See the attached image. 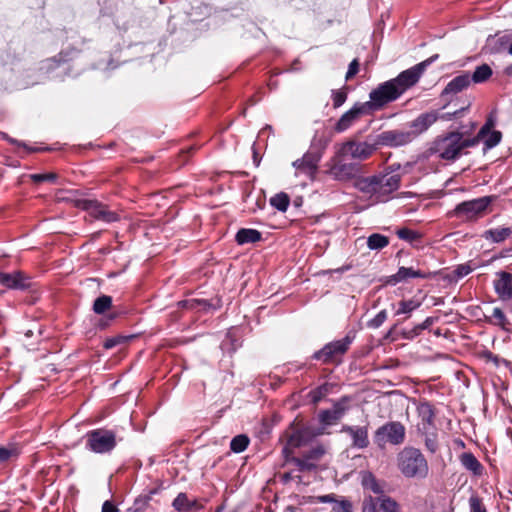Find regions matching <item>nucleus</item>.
Returning a JSON list of instances; mask_svg holds the SVG:
<instances>
[{
  "instance_id": "f257e3e1",
  "label": "nucleus",
  "mask_w": 512,
  "mask_h": 512,
  "mask_svg": "<svg viewBox=\"0 0 512 512\" xmlns=\"http://www.w3.org/2000/svg\"><path fill=\"white\" fill-rule=\"evenodd\" d=\"M401 176L391 173H377L364 176L363 172L355 179L352 186L368 196L374 203L387 202L390 195L399 189Z\"/></svg>"
},
{
  "instance_id": "f03ea898",
  "label": "nucleus",
  "mask_w": 512,
  "mask_h": 512,
  "mask_svg": "<svg viewBox=\"0 0 512 512\" xmlns=\"http://www.w3.org/2000/svg\"><path fill=\"white\" fill-rule=\"evenodd\" d=\"M477 146V140L463 138L462 132L448 131L438 136L430 147L431 154L437 155L441 160L455 162L463 155H467V148Z\"/></svg>"
},
{
  "instance_id": "7ed1b4c3",
  "label": "nucleus",
  "mask_w": 512,
  "mask_h": 512,
  "mask_svg": "<svg viewBox=\"0 0 512 512\" xmlns=\"http://www.w3.org/2000/svg\"><path fill=\"white\" fill-rule=\"evenodd\" d=\"M408 89L409 87H406V83L398 75L373 89L369 94L370 100L365 102V105L373 113L382 109L388 103L397 100Z\"/></svg>"
},
{
  "instance_id": "20e7f679",
  "label": "nucleus",
  "mask_w": 512,
  "mask_h": 512,
  "mask_svg": "<svg viewBox=\"0 0 512 512\" xmlns=\"http://www.w3.org/2000/svg\"><path fill=\"white\" fill-rule=\"evenodd\" d=\"M397 466L406 478L424 479L429 473L426 458L419 449L414 447H405L398 453Z\"/></svg>"
},
{
  "instance_id": "39448f33",
  "label": "nucleus",
  "mask_w": 512,
  "mask_h": 512,
  "mask_svg": "<svg viewBox=\"0 0 512 512\" xmlns=\"http://www.w3.org/2000/svg\"><path fill=\"white\" fill-rule=\"evenodd\" d=\"M327 145V138L316 133L311 140L308 151L292 163L293 167L308 177H314Z\"/></svg>"
},
{
  "instance_id": "423d86ee",
  "label": "nucleus",
  "mask_w": 512,
  "mask_h": 512,
  "mask_svg": "<svg viewBox=\"0 0 512 512\" xmlns=\"http://www.w3.org/2000/svg\"><path fill=\"white\" fill-rule=\"evenodd\" d=\"M496 200L495 195H487L457 204L449 212L450 217H456L466 221L476 220L483 216L488 207Z\"/></svg>"
},
{
  "instance_id": "0eeeda50",
  "label": "nucleus",
  "mask_w": 512,
  "mask_h": 512,
  "mask_svg": "<svg viewBox=\"0 0 512 512\" xmlns=\"http://www.w3.org/2000/svg\"><path fill=\"white\" fill-rule=\"evenodd\" d=\"M84 438L85 448L95 454H109L117 446L115 431L105 428L90 430Z\"/></svg>"
},
{
  "instance_id": "6e6552de",
  "label": "nucleus",
  "mask_w": 512,
  "mask_h": 512,
  "mask_svg": "<svg viewBox=\"0 0 512 512\" xmlns=\"http://www.w3.org/2000/svg\"><path fill=\"white\" fill-rule=\"evenodd\" d=\"M79 53L80 50L74 46L64 49L57 56L42 61L40 71L47 76L51 75L53 79H63L68 74L66 64L76 58Z\"/></svg>"
},
{
  "instance_id": "1a4fd4ad",
  "label": "nucleus",
  "mask_w": 512,
  "mask_h": 512,
  "mask_svg": "<svg viewBox=\"0 0 512 512\" xmlns=\"http://www.w3.org/2000/svg\"><path fill=\"white\" fill-rule=\"evenodd\" d=\"M351 401V396L344 395L338 400L332 401L331 408L320 410L318 413L319 428L316 435H321L326 428L336 425L350 410Z\"/></svg>"
},
{
  "instance_id": "9d476101",
  "label": "nucleus",
  "mask_w": 512,
  "mask_h": 512,
  "mask_svg": "<svg viewBox=\"0 0 512 512\" xmlns=\"http://www.w3.org/2000/svg\"><path fill=\"white\" fill-rule=\"evenodd\" d=\"M406 435L405 426L399 421H389L380 426L374 433L375 444L382 448L387 443L400 445L404 442Z\"/></svg>"
},
{
  "instance_id": "9b49d317",
  "label": "nucleus",
  "mask_w": 512,
  "mask_h": 512,
  "mask_svg": "<svg viewBox=\"0 0 512 512\" xmlns=\"http://www.w3.org/2000/svg\"><path fill=\"white\" fill-rule=\"evenodd\" d=\"M354 340V336L347 334L344 338L331 341L321 349L315 351L311 358L323 364L335 363L337 357L344 355Z\"/></svg>"
},
{
  "instance_id": "f8f14e48",
  "label": "nucleus",
  "mask_w": 512,
  "mask_h": 512,
  "mask_svg": "<svg viewBox=\"0 0 512 512\" xmlns=\"http://www.w3.org/2000/svg\"><path fill=\"white\" fill-rule=\"evenodd\" d=\"M378 149L375 135L370 134L363 142L354 140L345 142L339 150V154L343 157L349 156L352 159L366 160Z\"/></svg>"
},
{
  "instance_id": "ddd939ff",
  "label": "nucleus",
  "mask_w": 512,
  "mask_h": 512,
  "mask_svg": "<svg viewBox=\"0 0 512 512\" xmlns=\"http://www.w3.org/2000/svg\"><path fill=\"white\" fill-rule=\"evenodd\" d=\"M75 207L87 211L91 217L105 223H114L120 220V216L107 208V206L95 199H76Z\"/></svg>"
},
{
  "instance_id": "4468645a",
  "label": "nucleus",
  "mask_w": 512,
  "mask_h": 512,
  "mask_svg": "<svg viewBox=\"0 0 512 512\" xmlns=\"http://www.w3.org/2000/svg\"><path fill=\"white\" fill-rule=\"evenodd\" d=\"M374 135L378 148L404 146L416 138V133L404 130H385Z\"/></svg>"
},
{
  "instance_id": "2eb2a0df",
  "label": "nucleus",
  "mask_w": 512,
  "mask_h": 512,
  "mask_svg": "<svg viewBox=\"0 0 512 512\" xmlns=\"http://www.w3.org/2000/svg\"><path fill=\"white\" fill-rule=\"evenodd\" d=\"M363 172V167L360 163L356 162H342L335 161L330 167L328 173L336 181L339 182H355V179Z\"/></svg>"
},
{
  "instance_id": "dca6fc26",
  "label": "nucleus",
  "mask_w": 512,
  "mask_h": 512,
  "mask_svg": "<svg viewBox=\"0 0 512 512\" xmlns=\"http://www.w3.org/2000/svg\"><path fill=\"white\" fill-rule=\"evenodd\" d=\"M372 114L371 110L365 105V102H356L352 108L346 111L335 124V131L338 133L349 129L352 124L362 115Z\"/></svg>"
},
{
  "instance_id": "f3484780",
  "label": "nucleus",
  "mask_w": 512,
  "mask_h": 512,
  "mask_svg": "<svg viewBox=\"0 0 512 512\" xmlns=\"http://www.w3.org/2000/svg\"><path fill=\"white\" fill-rule=\"evenodd\" d=\"M0 285L11 290L25 291L31 287V278L20 271L12 273L0 271Z\"/></svg>"
},
{
  "instance_id": "a211bd4d",
  "label": "nucleus",
  "mask_w": 512,
  "mask_h": 512,
  "mask_svg": "<svg viewBox=\"0 0 512 512\" xmlns=\"http://www.w3.org/2000/svg\"><path fill=\"white\" fill-rule=\"evenodd\" d=\"M432 277L433 273L431 272L401 266L395 274L385 277L384 283L386 285L395 286L400 282L406 281L408 278L430 279Z\"/></svg>"
},
{
  "instance_id": "6ab92c4d",
  "label": "nucleus",
  "mask_w": 512,
  "mask_h": 512,
  "mask_svg": "<svg viewBox=\"0 0 512 512\" xmlns=\"http://www.w3.org/2000/svg\"><path fill=\"white\" fill-rule=\"evenodd\" d=\"M495 275L493 288L499 300L503 302L512 300V273L501 270Z\"/></svg>"
},
{
  "instance_id": "aec40b11",
  "label": "nucleus",
  "mask_w": 512,
  "mask_h": 512,
  "mask_svg": "<svg viewBox=\"0 0 512 512\" xmlns=\"http://www.w3.org/2000/svg\"><path fill=\"white\" fill-rule=\"evenodd\" d=\"M160 490V487L144 490L134 499L127 512H154L156 508L153 506V503L158 502L153 500V496L159 494Z\"/></svg>"
},
{
  "instance_id": "412c9836",
  "label": "nucleus",
  "mask_w": 512,
  "mask_h": 512,
  "mask_svg": "<svg viewBox=\"0 0 512 512\" xmlns=\"http://www.w3.org/2000/svg\"><path fill=\"white\" fill-rule=\"evenodd\" d=\"M342 433H348L352 438V447L365 449L369 446L368 428L366 426L343 425Z\"/></svg>"
},
{
  "instance_id": "4be33fe9",
  "label": "nucleus",
  "mask_w": 512,
  "mask_h": 512,
  "mask_svg": "<svg viewBox=\"0 0 512 512\" xmlns=\"http://www.w3.org/2000/svg\"><path fill=\"white\" fill-rule=\"evenodd\" d=\"M439 119V113L437 111H430L420 114L417 118L409 123L411 130L408 132L416 133V137L428 130Z\"/></svg>"
},
{
  "instance_id": "5701e85b",
  "label": "nucleus",
  "mask_w": 512,
  "mask_h": 512,
  "mask_svg": "<svg viewBox=\"0 0 512 512\" xmlns=\"http://www.w3.org/2000/svg\"><path fill=\"white\" fill-rule=\"evenodd\" d=\"M177 306L181 309L191 310V311H199V312H209L211 310H216L220 307L219 301L214 304L212 301L207 299H185L181 300L177 303Z\"/></svg>"
},
{
  "instance_id": "b1692460",
  "label": "nucleus",
  "mask_w": 512,
  "mask_h": 512,
  "mask_svg": "<svg viewBox=\"0 0 512 512\" xmlns=\"http://www.w3.org/2000/svg\"><path fill=\"white\" fill-rule=\"evenodd\" d=\"M172 507L177 512H192L193 510L200 511L204 509V505L197 499H189L188 495L184 492L179 493L172 502Z\"/></svg>"
},
{
  "instance_id": "393cba45",
  "label": "nucleus",
  "mask_w": 512,
  "mask_h": 512,
  "mask_svg": "<svg viewBox=\"0 0 512 512\" xmlns=\"http://www.w3.org/2000/svg\"><path fill=\"white\" fill-rule=\"evenodd\" d=\"M471 84L470 74L465 72L450 80L441 92V97L457 94Z\"/></svg>"
},
{
  "instance_id": "a878e982",
  "label": "nucleus",
  "mask_w": 512,
  "mask_h": 512,
  "mask_svg": "<svg viewBox=\"0 0 512 512\" xmlns=\"http://www.w3.org/2000/svg\"><path fill=\"white\" fill-rule=\"evenodd\" d=\"M486 321L495 327H498L502 331L512 334V320L508 318L505 312L499 308L495 307L490 316H486Z\"/></svg>"
},
{
  "instance_id": "bb28decb",
  "label": "nucleus",
  "mask_w": 512,
  "mask_h": 512,
  "mask_svg": "<svg viewBox=\"0 0 512 512\" xmlns=\"http://www.w3.org/2000/svg\"><path fill=\"white\" fill-rule=\"evenodd\" d=\"M459 461L464 469L474 476H481L484 467L472 452H464L459 456Z\"/></svg>"
},
{
  "instance_id": "cd10ccee",
  "label": "nucleus",
  "mask_w": 512,
  "mask_h": 512,
  "mask_svg": "<svg viewBox=\"0 0 512 512\" xmlns=\"http://www.w3.org/2000/svg\"><path fill=\"white\" fill-rule=\"evenodd\" d=\"M241 346H242V341L240 340V337L237 334V329L230 328L227 331L224 340L220 344L221 350L223 351V353L232 355Z\"/></svg>"
},
{
  "instance_id": "c85d7f7f",
  "label": "nucleus",
  "mask_w": 512,
  "mask_h": 512,
  "mask_svg": "<svg viewBox=\"0 0 512 512\" xmlns=\"http://www.w3.org/2000/svg\"><path fill=\"white\" fill-rule=\"evenodd\" d=\"M282 453H283V455L285 457V460L287 462H291L294 465H296L300 472L316 471L317 468H318V465L310 463L308 461V459L304 456L303 453H302L301 457H295V456L289 457L290 450H289V448L287 446L283 447Z\"/></svg>"
},
{
  "instance_id": "c756f323",
  "label": "nucleus",
  "mask_w": 512,
  "mask_h": 512,
  "mask_svg": "<svg viewBox=\"0 0 512 512\" xmlns=\"http://www.w3.org/2000/svg\"><path fill=\"white\" fill-rule=\"evenodd\" d=\"M426 66L423 62H420L413 67L406 69L399 73L400 77L406 83V87L414 86L420 79L423 72L426 70Z\"/></svg>"
},
{
  "instance_id": "7c9ffc66",
  "label": "nucleus",
  "mask_w": 512,
  "mask_h": 512,
  "mask_svg": "<svg viewBox=\"0 0 512 512\" xmlns=\"http://www.w3.org/2000/svg\"><path fill=\"white\" fill-rule=\"evenodd\" d=\"M262 240V233L252 228H241L235 235V241L238 245L256 243Z\"/></svg>"
},
{
  "instance_id": "2f4dec72",
  "label": "nucleus",
  "mask_w": 512,
  "mask_h": 512,
  "mask_svg": "<svg viewBox=\"0 0 512 512\" xmlns=\"http://www.w3.org/2000/svg\"><path fill=\"white\" fill-rule=\"evenodd\" d=\"M418 416L421 418L424 428L434 426L435 410L433 405L426 401H420L417 406Z\"/></svg>"
},
{
  "instance_id": "473e14b6",
  "label": "nucleus",
  "mask_w": 512,
  "mask_h": 512,
  "mask_svg": "<svg viewBox=\"0 0 512 512\" xmlns=\"http://www.w3.org/2000/svg\"><path fill=\"white\" fill-rule=\"evenodd\" d=\"M511 237V230L507 227H497L485 230L482 238L490 243H501Z\"/></svg>"
},
{
  "instance_id": "72a5a7b5",
  "label": "nucleus",
  "mask_w": 512,
  "mask_h": 512,
  "mask_svg": "<svg viewBox=\"0 0 512 512\" xmlns=\"http://www.w3.org/2000/svg\"><path fill=\"white\" fill-rule=\"evenodd\" d=\"M314 434L310 431L309 428H301L296 431H294L288 439V445L298 448L306 443H308L312 438Z\"/></svg>"
},
{
  "instance_id": "f704fd0d",
  "label": "nucleus",
  "mask_w": 512,
  "mask_h": 512,
  "mask_svg": "<svg viewBox=\"0 0 512 512\" xmlns=\"http://www.w3.org/2000/svg\"><path fill=\"white\" fill-rule=\"evenodd\" d=\"M497 124V111L492 110L486 117L485 123L479 129L478 133L472 137V139L477 140V145L480 143L483 137L491 131L494 130V127Z\"/></svg>"
},
{
  "instance_id": "c9c22d12",
  "label": "nucleus",
  "mask_w": 512,
  "mask_h": 512,
  "mask_svg": "<svg viewBox=\"0 0 512 512\" xmlns=\"http://www.w3.org/2000/svg\"><path fill=\"white\" fill-rule=\"evenodd\" d=\"M511 36L503 35L500 37L489 36L487 39L490 53L497 54L505 50L510 43Z\"/></svg>"
},
{
  "instance_id": "e433bc0d",
  "label": "nucleus",
  "mask_w": 512,
  "mask_h": 512,
  "mask_svg": "<svg viewBox=\"0 0 512 512\" xmlns=\"http://www.w3.org/2000/svg\"><path fill=\"white\" fill-rule=\"evenodd\" d=\"M492 74V68L488 64L484 63L475 68L472 75H470V79L471 82L475 84H481L489 80Z\"/></svg>"
},
{
  "instance_id": "4c0bfd02",
  "label": "nucleus",
  "mask_w": 512,
  "mask_h": 512,
  "mask_svg": "<svg viewBox=\"0 0 512 512\" xmlns=\"http://www.w3.org/2000/svg\"><path fill=\"white\" fill-rule=\"evenodd\" d=\"M112 297L106 294L98 296L92 305V311L97 315H104L112 307Z\"/></svg>"
},
{
  "instance_id": "58836bf2",
  "label": "nucleus",
  "mask_w": 512,
  "mask_h": 512,
  "mask_svg": "<svg viewBox=\"0 0 512 512\" xmlns=\"http://www.w3.org/2000/svg\"><path fill=\"white\" fill-rule=\"evenodd\" d=\"M270 205L279 212H286L290 205V197L285 192H279L269 200Z\"/></svg>"
},
{
  "instance_id": "ea45409f",
  "label": "nucleus",
  "mask_w": 512,
  "mask_h": 512,
  "mask_svg": "<svg viewBox=\"0 0 512 512\" xmlns=\"http://www.w3.org/2000/svg\"><path fill=\"white\" fill-rule=\"evenodd\" d=\"M502 140V132L499 130H491L489 131L485 137L482 138L483 141V152H487L488 150L496 147Z\"/></svg>"
},
{
  "instance_id": "a19ab883",
  "label": "nucleus",
  "mask_w": 512,
  "mask_h": 512,
  "mask_svg": "<svg viewBox=\"0 0 512 512\" xmlns=\"http://www.w3.org/2000/svg\"><path fill=\"white\" fill-rule=\"evenodd\" d=\"M388 244L389 238L379 233H373L367 238V246L370 250H381Z\"/></svg>"
},
{
  "instance_id": "79ce46f5",
  "label": "nucleus",
  "mask_w": 512,
  "mask_h": 512,
  "mask_svg": "<svg viewBox=\"0 0 512 512\" xmlns=\"http://www.w3.org/2000/svg\"><path fill=\"white\" fill-rule=\"evenodd\" d=\"M250 443V439L246 434H239L232 438L230 442V450L234 453L245 451Z\"/></svg>"
},
{
  "instance_id": "37998d69",
  "label": "nucleus",
  "mask_w": 512,
  "mask_h": 512,
  "mask_svg": "<svg viewBox=\"0 0 512 512\" xmlns=\"http://www.w3.org/2000/svg\"><path fill=\"white\" fill-rule=\"evenodd\" d=\"M135 337H136V335H116L113 337H109L104 341L103 347L106 350H109L114 347L124 345V344L128 343L129 341H131L132 339H134Z\"/></svg>"
},
{
  "instance_id": "c03bdc74",
  "label": "nucleus",
  "mask_w": 512,
  "mask_h": 512,
  "mask_svg": "<svg viewBox=\"0 0 512 512\" xmlns=\"http://www.w3.org/2000/svg\"><path fill=\"white\" fill-rule=\"evenodd\" d=\"M362 486L365 489H369L373 491L375 494H382L383 490L379 483L377 482V479L371 472H367L363 475L362 478Z\"/></svg>"
},
{
  "instance_id": "a18cd8bd",
  "label": "nucleus",
  "mask_w": 512,
  "mask_h": 512,
  "mask_svg": "<svg viewBox=\"0 0 512 512\" xmlns=\"http://www.w3.org/2000/svg\"><path fill=\"white\" fill-rule=\"evenodd\" d=\"M325 453L326 450L324 446L321 444H318L312 447L311 449L303 452L304 456L308 459V461L313 464H317V462L322 459Z\"/></svg>"
},
{
  "instance_id": "49530a36",
  "label": "nucleus",
  "mask_w": 512,
  "mask_h": 512,
  "mask_svg": "<svg viewBox=\"0 0 512 512\" xmlns=\"http://www.w3.org/2000/svg\"><path fill=\"white\" fill-rule=\"evenodd\" d=\"M396 234L399 239L404 240L410 244H413L415 241H419L421 239V234L419 232L407 227L398 229Z\"/></svg>"
},
{
  "instance_id": "de8ad7c7",
  "label": "nucleus",
  "mask_w": 512,
  "mask_h": 512,
  "mask_svg": "<svg viewBox=\"0 0 512 512\" xmlns=\"http://www.w3.org/2000/svg\"><path fill=\"white\" fill-rule=\"evenodd\" d=\"M420 305H421V302L414 300V299L402 300L399 302V308L395 312V315L396 316L401 315V314L410 315L411 312L418 309L420 307Z\"/></svg>"
},
{
  "instance_id": "09e8293b",
  "label": "nucleus",
  "mask_w": 512,
  "mask_h": 512,
  "mask_svg": "<svg viewBox=\"0 0 512 512\" xmlns=\"http://www.w3.org/2000/svg\"><path fill=\"white\" fill-rule=\"evenodd\" d=\"M330 392V385L328 383H324L315 389L309 392V397L311 402L314 404L319 403L323 398H325Z\"/></svg>"
},
{
  "instance_id": "8fccbe9b",
  "label": "nucleus",
  "mask_w": 512,
  "mask_h": 512,
  "mask_svg": "<svg viewBox=\"0 0 512 512\" xmlns=\"http://www.w3.org/2000/svg\"><path fill=\"white\" fill-rule=\"evenodd\" d=\"M377 501L379 502L380 509L383 512H400L397 502L391 497L382 495L377 498Z\"/></svg>"
},
{
  "instance_id": "3c124183",
  "label": "nucleus",
  "mask_w": 512,
  "mask_h": 512,
  "mask_svg": "<svg viewBox=\"0 0 512 512\" xmlns=\"http://www.w3.org/2000/svg\"><path fill=\"white\" fill-rule=\"evenodd\" d=\"M118 316V312H110L107 314L105 313L96 323V329L100 331L107 329L117 319Z\"/></svg>"
},
{
  "instance_id": "603ef678",
  "label": "nucleus",
  "mask_w": 512,
  "mask_h": 512,
  "mask_svg": "<svg viewBox=\"0 0 512 512\" xmlns=\"http://www.w3.org/2000/svg\"><path fill=\"white\" fill-rule=\"evenodd\" d=\"M388 313L385 309L379 311L372 319L367 321L366 326L370 329H378L386 321Z\"/></svg>"
},
{
  "instance_id": "864d4df0",
  "label": "nucleus",
  "mask_w": 512,
  "mask_h": 512,
  "mask_svg": "<svg viewBox=\"0 0 512 512\" xmlns=\"http://www.w3.org/2000/svg\"><path fill=\"white\" fill-rule=\"evenodd\" d=\"M57 178H58V176L56 173H35V174L30 175V179L34 183H42V182L56 183Z\"/></svg>"
},
{
  "instance_id": "5fc2aeb1",
  "label": "nucleus",
  "mask_w": 512,
  "mask_h": 512,
  "mask_svg": "<svg viewBox=\"0 0 512 512\" xmlns=\"http://www.w3.org/2000/svg\"><path fill=\"white\" fill-rule=\"evenodd\" d=\"M331 98L333 101V107H341L347 100V93L344 89L332 90Z\"/></svg>"
},
{
  "instance_id": "6e6d98bb",
  "label": "nucleus",
  "mask_w": 512,
  "mask_h": 512,
  "mask_svg": "<svg viewBox=\"0 0 512 512\" xmlns=\"http://www.w3.org/2000/svg\"><path fill=\"white\" fill-rule=\"evenodd\" d=\"M333 512H353V505L350 500L341 498L333 506Z\"/></svg>"
},
{
  "instance_id": "4d7b16f0",
  "label": "nucleus",
  "mask_w": 512,
  "mask_h": 512,
  "mask_svg": "<svg viewBox=\"0 0 512 512\" xmlns=\"http://www.w3.org/2000/svg\"><path fill=\"white\" fill-rule=\"evenodd\" d=\"M35 74L36 73L34 71H27L26 78L23 81V83L19 84V88L25 89V88H28L30 86L40 83L42 81V79L40 77H34Z\"/></svg>"
},
{
  "instance_id": "13d9d810",
  "label": "nucleus",
  "mask_w": 512,
  "mask_h": 512,
  "mask_svg": "<svg viewBox=\"0 0 512 512\" xmlns=\"http://www.w3.org/2000/svg\"><path fill=\"white\" fill-rule=\"evenodd\" d=\"M470 512H487L485 506L482 504V500L473 495L469 498Z\"/></svg>"
},
{
  "instance_id": "bf43d9fd",
  "label": "nucleus",
  "mask_w": 512,
  "mask_h": 512,
  "mask_svg": "<svg viewBox=\"0 0 512 512\" xmlns=\"http://www.w3.org/2000/svg\"><path fill=\"white\" fill-rule=\"evenodd\" d=\"M425 447L431 453H435L438 450L437 435L435 433L426 434Z\"/></svg>"
},
{
  "instance_id": "052dcab7",
  "label": "nucleus",
  "mask_w": 512,
  "mask_h": 512,
  "mask_svg": "<svg viewBox=\"0 0 512 512\" xmlns=\"http://www.w3.org/2000/svg\"><path fill=\"white\" fill-rule=\"evenodd\" d=\"M484 357L487 361L493 362L496 367H498L500 364L505 365L506 367L509 366L510 362L507 359L501 358L498 355H495L491 351H485Z\"/></svg>"
},
{
  "instance_id": "680f3d73",
  "label": "nucleus",
  "mask_w": 512,
  "mask_h": 512,
  "mask_svg": "<svg viewBox=\"0 0 512 512\" xmlns=\"http://www.w3.org/2000/svg\"><path fill=\"white\" fill-rule=\"evenodd\" d=\"M378 501L372 496L366 497L363 501L362 512H377Z\"/></svg>"
},
{
  "instance_id": "e2e57ef3",
  "label": "nucleus",
  "mask_w": 512,
  "mask_h": 512,
  "mask_svg": "<svg viewBox=\"0 0 512 512\" xmlns=\"http://www.w3.org/2000/svg\"><path fill=\"white\" fill-rule=\"evenodd\" d=\"M472 267L469 264H460L456 266L453 273L456 279H461L472 272Z\"/></svg>"
},
{
  "instance_id": "0e129e2a",
  "label": "nucleus",
  "mask_w": 512,
  "mask_h": 512,
  "mask_svg": "<svg viewBox=\"0 0 512 512\" xmlns=\"http://www.w3.org/2000/svg\"><path fill=\"white\" fill-rule=\"evenodd\" d=\"M423 330L419 328V324L415 325L411 329H404L402 331V337L407 340H412L419 336Z\"/></svg>"
},
{
  "instance_id": "69168bd1",
  "label": "nucleus",
  "mask_w": 512,
  "mask_h": 512,
  "mask_svg": "<svg viewBox=\"0 0 512 512\" xmlns=\"http://www.w3.org/2000/svg\"><path fill=\"white\" fill-rule=\"evenodd\" d=\"M468 108H469V105H467L466 107H461V108L455 110L454 112L443 113V114L439 115V119L449 121L454 118L460 117L464 111L468 110Z\"/></svg>"
},
{
  "instance_id": "338daca9",
  "label": "nucleus",
  "mask_w": 512,
  "mask_h": 512,
  "mask_svg": "<svg viewBox=\"0 0 512 512\" xmlns=\"http://www.w3.org/2000/svg\"><path fill=\"white\" fill-rule=\"evenodd\" d=\"M359 66L360 65H359V62L357 59H353L350 62L349 66H348V70L346 72V76H345L346 80H349L350 78L354 77L358 73Z\"/></svg>"
},
{
  "instance_id": "774afa93",
  "label": "nucleus",
  "mask_w": 512,
  "mask_h": 512,
  "mask_svg": "<svg viewBox=\"0 0 512 512\" xmlns=\"http://www.w3.org/2000/svg\"><path fill=\"white\" fill-rule=\"evenodd\" d=\"M102 512H119L118 508L109 500L102 505Z\"/></svg>"
}]
</instances>
